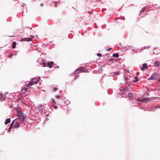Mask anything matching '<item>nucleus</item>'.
I'll return each instance as SVG.
<instances>
[{
    "mask_svg": "<svg viewBox=\"0 0 160 160\" xmlns=\"http://www.w3.org/2000/svg\"><path fill=\"white\" fill-rule=\"evenodd\" d=\"M53 107L56 109L57 108V106L55 105H54Z\"/></svg>",
    "mask_w": 160,
    "mask_h": 160,
    "instance_id": "25",
    "label": "nucleus"
},
{
    "mask_svg": "<svg viewBox=\"0 0 160 160\" xmlns=\"http://www.w3.org/2000/svg\"><path fill=\"white\" fill-rule=\"evenodd\" d=\"M13 125L12 124V123H11V125H10V126L9 127V128H10L11 129L12 128H13Z\"/></svg>",
    "mask_w": 160,
    "mask_h": 160,
    "instance_id": "18",
    "label": "nucleus"
},
{
    "mask_svg": "<svg viewBox=\"0 0 160 160\" xmlns=\"http://www.w3.org/2000/svg\"><path fill=\"white\" fill-rule=\"evenodd\" d=\"M5 97L4 96H0V100L1 102L5 100Z\"/></svg>",
    "mask_w": 160,
    "mask_h": 160,
    "instance_id": "14",
    "label": "nucleus"
},
{
    "mask_svg": "<svg viewBox=\"0 0 160 160\" xmlns=\"http://www.w3.org/2000/svg\"><path fill=\"white\" fill-rule=\"evenodd\" d=\"M44 107L43 105H40L38 107V110L41 114H42L43 113L45 112H43V110Z\"/></svg>",
    "mask_w": 160,
    "mask_h": 160,
    "instance_id": "4",
    "label": "nucleus"
},
{
    "mask_svg": "<svg viewBox=\"0 0 160 160\" xmlns=\"http://www.w3.org/2000/svg\"><path fill=\"white\" fill-rule=\"evenodd\" d=\"M82 71L83 72H85V71H83L82 70V68H78V69H77L75 71V74H76V76H77V73H78V75L79 73L80 72V71Z\"/></svg>",
    "mask_w": 160,
    "mask_h": 160,
    "instance_id": "6",
    "label": "nucleus"
},
{
    "mask_svg": "<svg viewBox=\"0 0 160 160\" xmlns=\"http://www.w3.org/2000/svg\"><path fill=\"white\" fill-rule=\"evenodd\" d=\"M36 80V78H32L31 82L27 84L26 86L27 87H28L29 88H31L33 85L37 83Z\"/></svg>",
    "mask_w": 160,
    "mask_h": 160,
    "instance_id": "1",
    "label": "nucleus"
},
{
    "mask_svg": "<svg viewBox=\"0 0 160 160\" xmlns=\"http://www.w3.org/2000/svg\"><path fill=\"white\" fill-rule=\"evenodd\" d=\"M54 63L52 62H50L47 63V66L48 67L50 68H51L52 67V65H53Z\"/></svg>",
    "mask_w": 160,
    "mask_h": 160,
    "instance_id": "11",
    "label": "nucleus"
},
{
    "mask_svg": "<svg viewBox=\"0 0 160 160\" xmlns=\"http://www.w3.org/2000/svg\"><path fill=\"white\" fill-rule=\"evenodd\" d=\"M148 68V65L147 64L143 63L142 64V67L141 68V70L143 71L145 69H147Z\"/></svg>",
    "mask_w": 160,
    "mask_h": 160,
    "instance_id": "8",
    "label": "nucleus"
},
{
    "mask_svg": "<svg viewBox=\"0 0 160 160\" xmlns=\"http://www.w3.org/2000/svg\"><path fill=\"white\" fill-rule=\"evenodd\" d=\"M159 74L157 73H154L148 79V80H155L157 79L158 77Z\"/></svg>",
    "mask_w": 160,
    "mask_h": 160,
    "instance_id": "3",
    "label": "nucleus"
},
{
    "mask_svg": "<svg viewBox=\"0 0 160 160\" xmlns=\"http://www.w3.org/2000/svg\"><path fill=\"white\" fill-rule=\"evenodd\" d=\"M12 48H16V42H12Z\"/></svg>",
    "mask_w": 160,
    "mask_h": 160,
    "instance_id": "16",
    "label": "nucleus"
},
{
    "mask_svg": "<svg viewBox=\"0 0 160 160\" xmlns=\"http://www.w3.org/2000/svg\"><path fill=\"white\" fill-rule=\"evenodd\" d=\"M56 98H60V96H56Z\"/></svg>",
    "mask_w": 160,
    "mask_h": 160,
    "instance_id": "32",
    "label": "nucleus"
},
{
    "mask_svg": "<svg viewBox=\"0 0 160 160\" xmlns=\"http://www.w3.org/2000/svg\"><path fill=\"white\" fill-rule=\"evenodd\" d=\"M112 48H109L108 49V51H110L111 49Z\"/></svg>",
    "mask_w": 160,
    "mask_h": 160,
    "instance_id": "29",
    "label": "nucleus"
},
{
    "mask_svg": "<svg viewBox=\"0 0 160 160\" xmlns=\"http://www.w3.org/2000/svg\"><path fill=\"white\" fill-rule=\"evenodd\" d=\"M57 68H59V66H58L57 67Z\"/></svg>",
    "mask_w": 160,
    "mask_h": 160,
    "instance_id": "35",
    "label": "nucleus"
},
{
    "mask_svg": "<svg viewBox=\"0 0 160 160\" xmlns=\"http://www.w3.org/2000/svg\"><path fill=\"white\" fill-rule=\"evenodd\" d=\"M18 118H16V119H18V121L21 122L23 121V119L24 118V116L22 114H20L19 115H18Z\"/></svg>",
    "mask_w": 160,
    "mask_h": 160,
    "instance_id": "5",
    "label": "nucleus"
},
{
    "mask_svg": "<svg viewBox=\"0 0 160 160\" xmlns=\"http://www.w3.org/2000/svg\"><path fill=\"white\" fill-rule=\"evenodd\" d=\"M11 122V120L10 118L7 119L5 121V124L7 125L8 123H10Z\"/></svg>",
    "mask_w": 160,
    "mask_h": 160,
    "instance_id": "13",
    "label": "nucleus"
},
{
    "mask_svg": "<svg viewBox=\"0 0 160 160\" xmlns=\"http://www.w3.org/2000/svg\"><path fill=\"white\" fill-rule=\"evenodd\" d=\"M145 9V8H143L142 9V11H143Z\"/></svg>",
    "mask_w": 160,
    "mask_h": 160,
    "instance_id": "26",
    "label": "nucleus"
},
{
    "mask_svg": "<svg viewBox=\"0 0 160 160\" xmlns=\"http://www.w3.org/2000/svg\"><path fill=\"white\" fill-rule=\"evenodd\" d=\"M42 64L43 65V67L45 66L46 63L45 62H44L43 63H42Z\"/></svg>",
    "mask_w": 160,
    "mask_h": 160,
    "instance_id": "27",
    "label": "nucleus"
},
{
    "mask_svg": "<svg viewBox=\"0 0 160 160\" xmlns=\"http://www.w3.org/2000/svg\"><path fill=\"white\" fill-rule=\"evenodd\" d=\"M58 5V3H57V2H55V6H56Z\"/></svg>",
    "mask_w": 160,
    "mask_h": 160,
    "instance_id": "28",
    "label": "nucleus"
},
{
    "mask_svg": "<svg viewBox=\"0 0 160 160\" xmlns=\"http://www.w3.org/2000/svg\"><path fill=\"white\" fill-rule=\"evenodd\" d=\"M97 55L99 57H101L102 56V55L101 53H98L97 54Z\"/></svg>",
    "mask_w": 160,
    "mask_h": 160,
    "instance_id": "22",
    "label": "nucleus"
},
{
    "mask_svg": "<svg viewBox=\"0 0 160 160\" xmlns=\"http://www.w3.org/2000/svg\"><path fill=\"white\" fill-rule=\"evenodd\" d=\"M36 80L37 81V82H38L40 80V78H37V79H36Z\"/></svg>",
    "mask_w": 160,
    "mask_h": 160,
    "instance_id": "24",
    "label": "nucleus"
},
{
    "mask_svg": "<svg viewBox=\"0 0 160 160\" xmlns=\"http://www.w3.org/2000/svg\"><path fill=\"white\" fill-rule=\"evenodd\" d=\"M11 131V129L10 128H9L8 129V132H10Z\"/></svg>",
    "mask_w": 160,
    "mask_h": 160,
    "instance_id": "30",
    "label": "nucleus"
},
{
    "mask_svg": "<svg viewBox=\"0 0 160 160\" xmlns=\"http://www.w3.org/2000/svg\"><path fill=\"white\" fill-rule=\"evenodd\" d=\"M11 36L12 37H14V36Z\"/></svg>",
    "mask_w": 160,
    "mask_h": 160,
    "instance_id": "36",
    "label": "nucleus"
},
{
    "mask_svg": "<svg viewBox=\"0 0 160 160\" xmlns=\"http://www.w3.org/2000/svg\"><path fill=\"white\" fill-rule=\"evenodd\" d=\"M138 81V78L137 77H134V80H133V82H137Z\"/></svg>",
    "mask_w": 160,
    "mask_h": 160,
    "instance_id": "17",
    "label": "nucleus"
},
{
    "mask_svg": "<svg viewBox=\"0 0 160 160\" xmlns=\"http://www.w3.org/2000/svg\"><path fill=\"white\" fill-rule=\"evenodd\" d=\"M23 12H22V14H23Z\"/></svg>",
    "mask_w": 160,
    "mask_h": 160,
    "instance_id": "37",
    "label": "nucleus"
},
{
    "mask_svg": "<svg viewBox=\"0 0 160 160\" xmlns=\"http://www.w3.org/2000/svg\"><path fill=\"white\" fill-rule=\"evenodd\" d=\"M55 101L53 99L52 100V105H55Z\"/></svg>",
    "mask_w": 160,
    "mask_h": 160,
    "instance_id": "19",
    "label": "nucleus"
},
{
    "mask_svg": "<svg viewBox=\"0 0 160 160\" xmlns=\"http://www.w3.org/2000/svg\"><path fill=\"white\" fill-rule=\"evenodd\" d=\"M150 48V46H147L146 47H143V49H148L149 48Z\"/></svg>",
    "mask_w": 160,
    "mask_h": 160,
    "instance_id": "21",
    "label": "nucleus"
},
{
    "mask_svg": "<svg viewBox=\"0 0 160 160\" xmlns=\"http://www.w3.org/2000/svg\"><path fill=\"white\" fill-rule=\"evenodd\" d=\"M32 40V39L30 38H22V41H26L27 42L31 41Z\"/></svg>",
    "mask_w": 160,
    "mask_h": 160,
    "instance_id": "10",
    "label": "nucleus"
},
{
    "mask_svg": "<svg viewBox=\"0 0 160 160\" xmlns=\"http://www.w3.org/2000/svg\"><path fill=\"white\" fill-rule=\"evenodd\" d=\"M27 84H26L24 87L22 88V92L23 93H24L25 92H26V91H28V88H29L28 87H27L26 85Z\"/></svg>",
    "mask_w": 160,
    "mask_h": 160,
    "instance_id": "9",
    "label": "nucleus"
},
{
    "mask_svg": "<svg viewBox=\"0 0 160 160\" xmlns=\"http://www.w3.org/2000/svg\"><path fill=\"white\" fill-rule=\"evenodd\" d=\"M57 90H58V88H56V87L54 88H53V91H57Z\"/></svg>",
    "mask_w": 160,
    "mask_h": 160,
    "instance_id": "23",
    "label": "nucleus"
},
{
    "mask_svg": "<svg viewBox=\"0 0 160 160\" xmlns=\"http://www.w3.org/2000/svg\"><path fill=\"white\" fill-rule=\"evenodd\" d=\"M136 100L137 102H146L148 100V98H138L136 99Z\"/></svg>",
    "mask_w": 160,
    "mask_h": 160,
    "instance_id": "7",
    "label": "nucleus"
},
{
    "mask_svg": "<svg viewBox=\"0 0 160 160\" xmlns=\"http://www.w3.org/2000/svg\"><path fill=\"white\" fill-rule=\"evenodd\" d=\"M119 56V54L118 53H114L112 55L113 57L116 58H118Z\"/></svg>",
    "mask_w": 160,
    "mask_h": 160,
    "instance_id": "15",
    "label": "nucleus"
},
{
    "mask_svg": "<svg viewBox=\"0 0 160 160\" xmlns=\"http://www.w3.org/2000/svg\"><path fill=\"white\" fill-rule=\"evenodd\" d=\"M128 97L129 98H131L132 97V95L131 93H129L128 94Z\"/></svg>",
    "mask_w": 160,
    "mask_h": 160,
    "instance_id": "20",
    "label": "nucleus"
},
{
    "mask_svg": "<svg viewBox=\"0 0 160 160\" xmlns=\"http://www.w3.org/2000/svg\"><path fill=\"white\" fill-rule=\"evenodd\" d=\"M115 74L116 75H118V72H115Z\"/></svg>",
    "mask_w": 160,
    "mask_h": 160,
    "instance_id": "33",
    "label": "nucleus"
},
{
    "mask_svg": "<svg viewBox=\"0 0 160 160\" xmlns=\"http://www.w3.org/2000/svg\"><path fill=\"white\" fill-rule=\"evenodd\" d=\"M102 0H100V1L101 2V3H103V2H102Z\"/></svg>",
    "mask_w": 160,
    "mask_h": 160,
    "instance_id": "34",
    "label": "nucleus"
},
{
    "mask_svg": "<svg viewBox=\"0 0 160 160\" xmlns=\"http://www.w3.org/2000/svg\"><path fill=\"white\" fill-rule=\"evenodd\" d=\"M18 120L15 119L12 122L13 125V128H17L20 127L19 124L21 122H20Z\"/></svg>",
    "mask_w": 160,
    "mask_h": 160,
    "instance_id": "2",
    "label": "nucleus"
},
{
    "mask_svg": "<svg viewBox=\"0 0 160 160\" xmlns=\"http://www.w3.org/2000/svg\"><path fill=\"white\" fill-rule=\"evenodd\" d=\"M154 65L157 67H158L160 66V62L157 61L155 63H154Z\"/></svg>",
    "mask_w": 160,
    "mask_h": 160,
    "instance_id": "12",
    "label": "nucleus"
},
{
    "mask_svg": "<svg viewBox=\"0 0 160 160\" xmlns=\"http://www.w3.org/2000/svg\"><path fill=\"white\" fill-rule=\"evenodd\" d=\"M139 74V72H137L136 73V75H138Z\"/></svg>",
    "mask_w": 160,
    "mask_h": 160,
    "instance_id": "31",
    "label": "nucleus"
}]
</instances>
